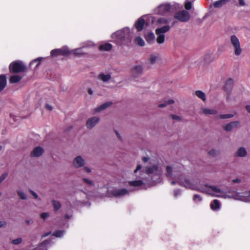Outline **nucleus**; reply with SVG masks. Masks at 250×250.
Instances as JSON below:
<instances>
[{
  "label": "nucleus",
  "mask_w": 250,
  "mask_h": 250,
  "mask_svg": "<svg viewBox=\"0 0 250 250\" xmlns=\"http://www.w3.org/2000/svg\"><path fill=\"white\" fill-rule=\"evenodd\" d=\"M44 150L42 147L37 146L33 150L31 155L33 157H38L41 156Z\"/></svg>",
  "instance_id": "20"
},
{
  "label": "nucleus",
  "mask_w": 250,
  "mask_h": 250,
  "mask_svg": "<svg viewBox=\"0 0 250 250\" xmlns=\"http://www.w3.org/2000/svg\"><path fill=\"white\" fill-rule=\"evenodd\" d=\"M7 80L6 76L4 75H0V92L5 88Z\"/></svg>",
  "instance_id": "24"
},
{
  "label": "nucleus",
  "mask_w": 250,
  "mask_h": 250,
  "mask_svg": "<svg viewBox=\"0 0 250 250\" xmlns=\"http://www.w3.org/2000/svg\"><path fill=\"white\" fill-rule=\"evenodd\" d=\"M109 192H111L113 195L116 197L122 196L128 193V191L125 188L115 189L112 191L110 190Z\"/></svg>",
  "instance_id": "15"
},
{
  "label": "nucleus",
  "mask_w": 250,
  "mask_h": 250,
  "mask_svg": "<svg viewBox=\"0 0 250 250\" xmlns=\"http://www.w3.org/2000/svg\"><path fill=\"white\" fill-rule=\"evenodd\" d=\"M172 118L173 119H174V120H181V118L179 116H177V115H173L172 116Z\"/></svg>",
  "instance_id": "50"
},
{
  "label": "nucleus",
  "mask_w": 250,
  "mask_h": 250,
  "mask_svg": "<svg viewBox=\"0 0 250 250\" xmlns=\"http://www.w3.org/2000/svg\"><path fill=\"white\" fill-rule=\"evenodd\" d=\"M180 192H181L180 190H179V189H177V190H174V196L175 197H177L178 196V195L180 194Z\"/></svg>",
  "instance_id": "49"
},
{
  "label": "nucleus",
  "mask_w": 250,
  "mask_h": 250,
  "mask_svg": "<svg viewBox=\"0 0 250 250\" xmlns=\"http://www.w3.org/2000/svg\"><path fill=\"white\" fill-rule=\"evenodd\" d=\"M94 46V44L91 42H88L83 43L82 47L70 50V54H73L76 56L82 55L84 54L83 49L87 47H91Z\"/></svg>",
  "instance_id": "10"
},
{
  "label": "nucleus",
  "mask_w": 250,
  "mask_h": 250,
  "mask_svg": "<svg viewBox=\"0 0 250 250\" xmlns=\"http://www.w3.org/2000/svg\"><path fill=\"white\" fill-rule=\"evenodd\" d=\"M100 121V118L97 116H94L89 118L86 122V126L88 129H92Z\"/></svg>",
  "instance_id": "13"
},
{
  "label": "nucleus",
  "mask_w": 250,
  "mask_h": 250,
  "mask_svg": "<svg viewBox=\"0 0 250 250\" xmlns=\"http://www.w3.org/2000/svg\"><path fill=\"white\" fill-rule=\"evenodd\" d=\"M195 94L197 97L201 99L203 101H205L206 100V94L203 91L201 90H197L195 91Z\"/></svg>",
  "instance_id": "31"
},
{
  "label": "nucleus",
  "mask_w": 250,
  "mask_h": 250,
  "mask_svg": "<svg viewBox=\"0 0 250 250\" xmlns=\"http://www.w3.org/2000/svg\"><path fill=\"white\" fill-rule=\"evenodd\" d=\"M148 61L151 64L157 63L161 61V58L159 54H152L150 55Z\"/></svg>",
  "instance_id": "17"
},
{
  "label": "nucleus",
  "mask_w": 250,
  "mask_h": 250,
  "mask_svg": "<svg viewBox=\"0 0 250 250\" xmlns=\"http://www.w3.org/2000/svg\"><path fill=\"white\" fill-rule=\"evenodd\" d=\"M51 202L55 211L58 210L61 208V204L60 202L55 200H52Z\"/></svg>",
  "instance_id": "33"
},
{
  "label": "nucleus",
  "mask_w": 250,
  "mask_h": 250,
  "mask_svg": "<svg viewBox=\"0 0 250 250\" xmlns=\"http://www.w3.org/2000/svg\"><path fill=\"white\" fill-rule=\"evenodd\" d=\"M233 117V114H221L218 116V118L221 119H228L230 118Z\"/></svg>",
  "instance_id": "39"
},
{
  "label": "nucleus",
  "mask_w": 250,
  "mask_h": 250,
  "mask_svg": "<svg viewBox=\"0 0 250 250\" xmlns=\"http://www.w3.org/2000/svg\"><path fill=\"white\" fill-rule=\"evenodd\" d=\"M43 59V58L42 57H39L35 60H34L32 62L30 63V65L32 66L33 65L35 64L34 69H37L39 65H40L41 61Z\"/></svg>",
  "instance_id": "27"
},
{
  "label": "nucleus",
  "mask_w": 250,
  "mask_h": 250,
  "mask_svg": "<svg viewBox=\"0 0 250 250\" xmlns=\"http://www.w3.org/2000/svg\"><path fill=\"white\" fill-rule=\"evenodd\" d=\"M174 17L181 22H187L190 19V15L188 12L183 10L176 13Z\"/></svg>",
  "instance_id": "9"
},
{
  "label": "nucleus",
  "mask_w": 250,
  "mask_h": 250,
  "mask_svg": "<svg viewBox=\"0 0 250 250\" xmlns=\"http://www.w3.org/2000/svg\"><path fill=\"white\" fill-rule=\"evenodd\" d=\"M247 154V152L246 149L243 147H241L237 150L236 156L238 157H245L246 156Z\"/></svg>",
  "instance_id": "28"
},
{
  "label": "nucleus",
  "mask_w": 250,
  "mask_h": 250,
  "mask_svg": "<svg viewBox=\"0 0 250 250\" xmlns=\"http://www.w3.org/2000/svg\"><path fill=\"white\" fill-rule=\"evenodd\" d=\"M112 45L109 43H105L101 44L99 46V49L101 51H108L111 49Z\"/></svg>",
  "instance_id": "25"
},
{
  "label": "nucleus",
  "mask_w": 250,
  "mask_h": 250,
  "mask_svg": "<svg viewBox=\"0 0 250 250\" xmlns=\"http://www.w3.org/2000/svg\"><path fill=\"white\" fill-rule=\"evenodd\" d=\"M151 18H152V19H151V20H152V22H153V20H154V17H151Z\"/></svg>",
  "instance_id": "59"
},
{
  "label": "nucleus",
  "mask_w": 250,
  "mask_h": 250,
  "mask_svg": "<svg viewBox=\"0 0 250 250\" xmlns=\"http://www.w3.org/2000/svg\"><path fill=\"white\" fill-rule=\"evenodd\" d=\"M200 113L204 115H215L218 113V111L215 109L202 107L201 109Z\"/></svg>",
  "instance_id": "18"
},
{
  "label": "nucleus",
  "mask_w": 250,
  "mask_h": 250,
  "mask_svg": "<svg viewBox=\"0 0 250 250\" xmlns=\"http://www.w3.org/2000/svg\"><path fill=\"white\" fill-rule=\"evenodd\" d=\"M111 104H112V103L110 102L105 103L102 104V105H100L99 106L95 108V109H94L95 112H101V111L105 110L106 108H107L110 105H111Z\"/></svg>",
  "instance_id": "23"
},
{
  "label": "nucleus",
  "mask_w": 250,
  "mask_h": 250,
  "mask_svg": "<svg viewBox=\"0 0 250 250\" xmlns=\"http://www.w3.org/2000/svg\"><path fill=\"white\" fill-rule=\"evenodd\" d=\"M220 202L217 200H214L210 205V208L212 210L217 211H219L220 209Z\"/></svg>",
  "instance_id": "22"
},
{
  "label": "nucleus",
  "mask_w": 250,
  "mask_h": 250,
  "mask_svg": "<svg viewBox=\"0 0 250 250\" xmlns=\"http://www.w3.org/2000/svg\"><path fill=\"white\" fill-rule=\"evenodd\" d=\"M145 22V21L143 17H140L136 21L134 26L138 31L140 32L143 30Z\"/></svg>",
  "instance_id": "16"
},
{
  "label": "nucleus",
  "mask_w": 250,
  "mask_h": 250,
  "mask_svg": "<svg viewBox=\"0 0 250 250\" xmlns=\"http://www.w3.org/2000/svg\"><path fill=\"white\" fill-rule=\"evenodd\" d=\"M172 5L168 3L161 4L153 9V14L163 15L170 11Z\"/></svg>",
  "instance_id": "5"
},
{
  "label": "nucleus",
  "mask_w": 250,
  "mask_h": 250,
  "mask_svg": "<svg viewBox=\"0 0 250 250\" xmlns=\"http://www.w3.org/2000/svg\"><path fill=\"white\" fill-rule=\"evenodd\" d=\"M144 36L148 43L152 44L154 43L156 39L154 34L152 32L145 34Z\"/></svg>",
  "instance_id": "19"
},
{
  "label": "nucleus",
  "mask_w": 250,
  "mask_h": 250,
  "mask_svg": "<svg viewBox=\"0 0 250 250\" xmlns=\"http://www.w3.org/2000/svg\"><path fill=\"white\" fill-rule=\"evenodd\" d=\"M234 81L232 79H229L226 82L224 86V90L226 92V98L229 100L233 97V89Z\"/></svg>",
  "instance_id": "7"
},
{
  "label": "nucleus",
  "mask_w": 250,
  "mask_h": 250,
  "mask_svg": "<svg viewBox=\"0 0 250 250\" xmlns=\"http://www.w3.org/2000/svg\"><path fill=\"white\" fill-rule=\"evenodd\" d=\"M45 106H46V109H47L48 110H49L50 111L52 110V107L51 105L47 104H46Z\"/></svg>",
  "instance_id": "52"
},
{
  "label": "nucleus",
  "mask_w": 250,
  "mask_h": 250,
  "mask_svg": "<svg viewBox=\"0 0 250 250\" xmlns=\"http://www.w3.org/2000/svg\"><path fill=\"white\" fill-rule=\"evenodd\" d=\"M49 216V213L48 212H43L41 214L40 216L42 218L45 220L47 219Z\"/></svg>",
  "instance_id": "43"
},
{
  "label": "nucleus",
  "mask_w": 250,
  "mask_h": 250,
  "mask_svg": "<svg viewBox=\"0 0 250 250\" xmlns=\"http://www.w3.org/2000/svg\"><path fill=\"white\" fill-rule=\"evenodd\" d=\"M9 70L11 72L18 73L25 71L26 67L22 62L18 61L11 63L9 65Z\"/></svg>",
  "instance_id": "6"
},
{
  "label": "nucleus",
  "mask_w": 250,
  "mask_h": 250,
  "mask_svg": "<svg viewBox=\"0 0 250 250\" xmlns=\"http://www.w3.org/2000/svg\"><path fill=\"white\" fill-rule=\"evenodd\" d=\"M239 4L240 6H244L245 5V2L244 0H239Z\"/></svg>",
  "instance_id": "51"
},
{
  "label": "nucleus",
  "mask_w": 250,
  "mask_h": 250,
  "mask_svg": "<svg viewBox=\"0 0 250 250\" xmlns=\"http://www.w3.org/2000/svg\"><path fill=\"white\" fill-rule=\"evenodd\" d=\"M85 161L81 156L76 157L73 160L72 165L74 167L78 168L84 166Z\"/></svg>",
  "instance_id": "12"
},
{
  "label": "nucleus",
  "mask_w": 250,
  "mask_h": 250,
  "mask_svg": "<svg viewBox=\"0 0 250 250\" xmlns=\"http://www.w3.org/2000/svg\"><path fill=\"white\" fill-rule=\"evenodd\" d=\"M170 21V19L161 17L156 21L155 24L157 26L166 24L163 26L157 28L155 30V34L157 36L156 42L159 44H163L165 41V34L168 32L170 29V26L167 24Z\"/></svg>",
  "instance_id": "4"
},
{
  "label": "nucleus",
  "mask_w": 250,
  "mask_h": 250,
  "mask_svg": "<svg viewBox=\"0 0 250 250\" xmlns=\"http://www.w3.org/2000/svg\"><path fill=\"white\" fill-rule=\"evenodd\" d=\"M50 233H51L50 232H47V233H45L44 234H43V235L42 236V237H45L48 236Z\"/></svg>",
  "instance_id": "56"
},
{
  "label": "nucleus",
  "mask_w": 250,
  "mask_h": 250,
  "mask_svg": "<svg viewBox=\"0 0 250 250\" xmlns=\"http://www.w3.org/2000/svg\"><path fill=\"white\" fill-rule=\"evenodd\" d=\"M166 170L167 176L169 178L172 185L177 183L187 188L197 190L212 196L225 199L233 198L234 191L232 190H226L218 186H210L208 184L197 185L195 182L190 181L186 176L180 173L179 171L174 167L167 166Z\"/></svg>",
  "instance_id": "1"
},
{
  "label": "nucleus",
  "mask_w": 250,
  "mask_h": 250,
  "mask_svg": "<svg viewBox=\"0 0 250 250\" xmlns=\"http://www.w3.org/2000/svg\"><path fill=\"white\" fill-rule=\"evenodd\" d=\"M21 77L18 75L12 76L9 80L10 83H17L21 81Z\"/></svg>",
  "instance_id": "30"
},
{
  "label": "nucleus",
  "mask_w": 250,
  "mask_h": 250,
  "mask_svg": "<svg viewBox=\"0 0 250 250\" xmlns=\"http://www.w3.org/2000/svg\"><path fill=\"white\" fill-rule=\"evenodd\" d=\"M64 234V231L59 230H57V231H55L53 233V235L55 237H61Z\"/></svg>",
  "instance_id": "38"
},
{
  "label": "nucleus",
  "mask_w": 250,
  "mask_h": 250,
  "mask_svg": "<svg viewBox=\"0 0 250 250\" xmlns=\"http://www.w3.org/2000/svg\"><path fill=\"white\" fill-rule=\"evenodd\" d=\"M174 103V101L172 99L169 100L167 101L166 103V104H160L159 105V107L162 108L166 106L167 104H170Z\"/></svg>",
  "instance_id": "41"
},
{
  "label": "nucleus",
  "mask_w": 250,
  "mask_h": 250,
  "mask_svg": "<svg viewBox=\"0 0 250 250\" xmlns=\"http://www.w3.org/2000/svg\"><path fill=\"white\" fill-rule=\"evenodd\" d=\"M88 93L90 95H92L93 93V92L91 89H89L88 90Z\"/></svg>",
  "instance_id": "55"
},
{
  "label": "nucleus",
  "mask_w": 250,
  "mask_h": 250,
  "mask_svg": "<svg viewBox=\"0 0 250 250\" xmlns=\"http://www.w3.org/2000/svg\"><path fill=\"white\" fill-rule=\"evenodd\" d=\"M97 78L104 83H107L111 79V75L110 73L102 72L98 75Z\"/></svg>",
  "instance_id": "14"
},
{
  "label": "nucleus",
  "mask_w": 250,
  "mask_h": 250,
  "mask_svg": "<svg viewBox=\"0 0 250 250\" xmlns=\"http://www.w3.org/2000/svg\"><path fill=\"white\" fill-rule=\"evenodd\" d=\"M242 52L238 39L235 37V55H239Z\"/></svg>",
  "instance_id": "26"
},
{
  "label": "nucleus",
  "mask_w": 250,
  "mask_h": 250,
  "mask_svg": "<svg viewBox=\"0 0 250 250\" xmlns=\"http://www.w3.org/2000/svg\"><path fill=\"white\" fill-rule=\"evenodd\" d=\"M135 42L140 46H144L145 45V41L140 37H137L135 39Z\"/></svg>",
  "instance_id": "32"
},
{
  "label": "nucleus",
  "mask_w": 250,
  "mask_h": 250,
  "mask_svg": "<svg viewBox=\"0 0 250 250\" xmlns=\"http://www.w3.org/2000/svg\"><path fill=\"white\" fill-rule=\"evenodd\" d=\"M22 238L21 237H19V238H18L13 240L11 241V243L13 245H18V244H20L22 242Z\"/></svg>",
  "instance_id": "40"
},
{
  "label": "nucleus",
  "mask_w": 250,
  "mask_h": 250,
  "mask_svg": "<svg viewBox=\"0 0 250 250\" xmlns=\"http://www.w3.org/2000/svg\"><path fill=\"white\" fill-rule=\"evenodd\" d=\"M192 3L191 1H187L185 2V7L187 10H189L191 8Z\"/></svg>",
  "instance_id": "42"
},
{
  "label": "nucleus",
  "mask_w": 250,
  "mask_h": 250,
  "mask_svg": "<svg viewBox=\"0 0 250 250\" xmlns=\"http://www.w3.org/2000/svg\"><path fill=\"white\" fill-rule=\"evenodd\" d=\"M246 109H247V111L250 113V105H247L246 106Z\"/></svg>",
  "instance_id": "54"
},
{
  "label": "nucleus",
  "mask_w": 250,
  "mask_h": 250,
  "mask_svg": "<svg viewBox=\"0 0 250 250\" xmlns=\"http://www.w3.org/2000/svg\"><path fill=\"white\" fill-rule=\"evenodd\" d=\"M52 239L47 240L42 243L39 247L31 250H47L46 247L50 244Z\"/></svg>",
  "instance_id": "21"
},
{
  "label": "nucleus",
  "mask_w": 250,
  "mask_h": 250,
  "mask_svg": "<svg viewBox=\"0 0 250 250\" xmlns=\"http://www.w3.org/2000/svg\"><path fill=\"white\" fill-rule=\"evenodd\" d=\"M7 173H4L3 174H2L0 176V184L1 183V182L6 178V177H7Z\"/></svg>",
  "instance_id": "44"
},
{
  "label": "nucleus",
  "mask_w": 250,
  "mask_h": 250,
  "mask_svg": "<svg viewBox=\"0 0 250 250\" xmlns=\"http://www.w3.org/2000/svg\"><path fill=\"white\" fill-rule=\"evenodd\" d=\"M229 0H218L213 3V6L216 8H219L225 4Z\"/></svg>",
  "instance_id": "29"
},
{
  "label": "nucleus",
  "mask_w": 250,
  "mask_h": 250,
  "mask_svg": "<svg viewBox=\"0 0 250 250\" xmlns=\"http://www.w3.org/2000/svg\"><path fill=\"white\" fill-rule=\"evenodd\" d=\"M235 126H236V125H237V122H235Z\"/></svg>",
  "instance_id": "61"
},
{
  "label": "nucleus",
  "mask_w": 250,
  "mask_h": 250,
  "mask_svg": "<svg viewBox=\"0 0 250 250\" xmlns=\"http://www.w3.org/2000/svg\"><path fill=\"white\" fill-rule=\"evenodd\" d=\"M17 194L20 199L22 200H26L27 199V195L26 193L21 190H18Z\"/></svg>",
  "instance_id": "34"
},
{
  "label": "nucleus",
  "mask_w": 250,
  "mask_h": 250,
  "mask_svg": "<svg viewBox=\"0 0 250 250\" xmlns=\"http://www.w3.org/2000/svg\"><path fill=\"white\" fill-rule=\"evenodd\" d=\"M82 180L84 184L88 185L89 186H90L91 187H93L94 186V182L91 180H90L89 179L84 178H83Z\"/></svg>",
  "instance_id": "36"
},
{
  "label": "nucleus",
  "mask_w": 250,
  "mask_h": 250,
  "mask_svg": "<svg viewBox=\"0 0 250 250\" xmlns=\"http://www.w3.org/2000/svg\"><path fill=\"white\" fill-rule=\"evenodd\" d=\"M70 54V50L67 46H63L60 49L52 50L50 52L52 57H57L60 55L66 56Z\"/></svg>",
  "instance_id": "8"
},
{
  "label": "nucleus",
  "mask_w": 250,
  "mask_h": 250,
  "mask_svg": "<svg viewBox=\"0 0 250 250\" xmlns=\"http://www.w3.org/2000/svg\"><path fill=\"white\" fill-rule=\"evenodd\" d=\"M143 72V67L142 65L138 64L133 66L131 69V75L133 78L141 76Z\"/></svg>",
  "instance_id": "11"
},
{
  "label": "nucleus",
  "mask_w": 250,
  "mask_h": 250,
  "mask_svg": "<svg viewBox=\"0 0 250 250\" xmlns=\"http://www.w3.org/2000/svg\"><path fill=\"white\" fill-rule=\"evenodd\" d=\"M237 193L235 191V199H236V195H237Z\"/></svg>",
  "instance_id": "60"
},
{
  "label": "nucleus",
  "mask_w": 250,
  "mask_h": 250,
  "mask_svg": "<svg viewBox=\"0 0 250 250\" xmlns=\"http://www.w3.org/2000/svg\"><path fill=\"white\" fill-rule=\"evenodd\" d=\"M133 33V29L125 27L113 33L110 37L113 42L118 45H123L130 42Z\"/></svg>",
  "instance_id": "3"
},
{
  "label": "nucleus",
  "mask_w": 250,
  "mask_h": 250,
  "mask_svg": "<svg viewBox=\"0 0 250 250\" xmlns=\"http://www.w3.org/2000/svg\"><path fill=\"white\" fill-rule=\"evenodd\" d=\"M29 191L35 199H38V196L36 192H35L34 191L31 189L29 190Z\"/></svg>",
  "instance_id": "47"
},
{
  "label": "nucleus",
  "mask_w": 250,
  "mask_h": 250,
  "mask_svg": "<svg viewBox=\"0 0 250 250\" xmlns=\"http://www.w3.org/2000/svg\"><path fill=\"white\" fill-rule=\"evenodd\" d=\"M234 127V122H231L226 125L224 128L227 131L231 130Z\"/></svg>",
  "instance_id": "35"
},
{
  "label": "nucleus",
  "mask_w": 250,
  "mask_h": 250,
  "mask_svg": "<svg viewBox=\"0 0 250 250\" xmlns=\"http://www.w3.org/2000/svg\"><path fill=\"white\" fill-rule=\"evenodd\" d=\"M83 170L87 173H90L92 171V169L90 167H83Z\"/></svg>",
  "instance_id": "46"
},
{
  "label": "nucleus",
  "mask_w": 250,
  "mask_h": 250,
  "mask_svg": "<svg viewBox=\"0 0 250 250\" xmlns=\"http://www.w3.org/2000/svg\"><path fill=\"white\" fill-rule=\"evenodd\" d=\"M6 225V222L4 221H0V228H3L5 227Z\"/></svg>",
  "instance_id": "48"
},
{
  "label": "nucleus",
  "mask_w": 250,
  "mask_h": 250,
  "mask_svg": "<svg viewBox=\"0 0 250 250\" xmlns=\"http://www.w3.org/2000/svg\"><path fill=\"white\" fill-rule=\"evenodd\" d=\"M240 180L238 178H235V183H239Z\"/></svg>",
  "instance_id": "58"
},
{
  "label": "nucleus",
  "mask_w": 250,
  "mask_h": 250,
  "mask_svg": "<svg viewBox=\"0 0 250 250\" xmlns=\"http://www.w3.org/2000/svg\"><path fill=\"white\" fill-rule=\"evenodd\" d=\"M193 200L196 203H199L203 200L202 197L199 194H195L193 196Z\"/></svg>",
  "instance_id": "37"
},
{
  "label": "nucleus",
  "mask_w": 250,
  "mask_h": 250,
  "mask_svg": "<svg viewBox=\"0 0 250 250\" xmlns=\"http://www.w3.org/2000/svg\"><path fill=\"white\" fill-rule=\"evenodd\" d=\"M231 42L233 46H234V36H231Z\"/></svg>",
  "instance_id": "53"
},
{
  "label": "nucleus",
  "mask_w": 250,
  "mask_h": 250,
  "mask_svg": "<svg viewBox=\"0 0 250 250\" xmlns=\"http://www.w3.org/2000/svg\"><path fill=\"white\" fill-rule=\"evenodd\" d=\"M116 134L117 136H118V137L119 138V139H121V137L118 131H116Z\"/></svg>",
  "instance_id": "57"
},
{
  "label": "nucleus",
  "mask_w": 250,
  "mask_h": 250,
  "mask_svg": "<svg viewBox=\"0 0 250 250\" xmlns=\"http://www.w3.org/2000/svg\"><path fill=\"white\" fill-rule=\"evenodd\" d=\"M1 146L0 145V150L1 149Z\"/></svg>",
  "instance_id": "62"
},
{
  "label": "nucleus",
  "mask_w": 250,
  "mask_h": 250,
  "mask_svg": "<svg viewBox=\"0 0 250 250\" xmlns=\"http://www.w3.org/2000/svg\"><path fill=\"white\" fill-rule=\"evenodd\" d=\"M208 154L210 156H214L217 154V151L214 149H211L208 151Z\"/></svg>",
  "instance_id": "45"
},
{
  "label": "nucleus",
  "mask_w": 250,
  "mask_h": 250,
  "mask_svg": "<svg viewBox=\"0 0 250 250\" xmlns=\"http://www.w3.org/2000/svg\"><path fill=\"white\" fill-rule=\"evenodd\" d=\"M144 163L148 161L145 170L140 164H138L132 174V180L127 182V186L132 190L138 189L146 187V185H153L161 181L162 168L155 161L150 160L148 157H144Z\"/></svg>",
  "instance_id": "2"
}]
</instances>
